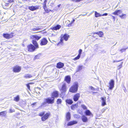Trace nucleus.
Returning <instances> with one entry per match:
<instances>
[{
    "instance_id": "obj_15",
    "label": "nucleus",
    "mask_w": 128,
    "mask_h": 128,
    "mask_svg": "<svg viewBox=\"0 0 128 128\" xmlns=\"http://www.w3.org/2000/svg\"><path fill=\"white\" fill-rule=\"evenodd\" d=\"M65 80L68 84H70L71 81V78L70 76H67L66 77Z\"/></svg>"
},
{
    "instance_id": "obj_35",
    "label": "nucleus",
    "mask_w": 128,
    "mask_h": 128,
    "mask_svg": "<svg viewBox=\"0 0 128 128\" xmlns=\"http://www.w3.org/2000/svg\"><path fill=\"white\" fill-rule=\"evenodd\" d=\"M41 29V28L39 27H37L35 28H34L33 29V30L34 31L36 30H38Z\"/></svg>"
},
{
    "instance_id": "obj_37",
    "label": "nucleus",
    "mask_w": 128,
    "mask_h": 128,
    "mask_svg": "<svg viewBox=\"0 0 128 128\" xmlns=\"http://www.w3.org/2000/svg\"><path fill=\"white\" fill-rule=\"evenodd\" d=\"M80 56L78 55V56L73 59L74 60H76L79 59L80 58Z\"/></svg>"
},
{
    "instance_id": "obj_48",
    "label": "nucleus",
    "mask_w": 128,
    "mask_h": 128,
    "mask_svg": "<svg viewBox=\"0 0 128 128\" xmlns=\"http://www.w3.org/2000/svg\"><path fill=\"white\" fill-rule=\"evenodd\" d=\"M8 2H14V0H8Z\"/></svg>"
},
{
    "instance_id": "obj_29",
    "label": "nucleus",
    "mask_w": 128,
    "mask_h": 128,
    "mask_svg": "<svg viewBox=\"0 0 128 128\" xmlns=\"http://www.w3.org/2000/svg\"><path fill=\"white\" fill-rule=\"evenodd\" d=\"M44 8L46 12L47 13H48L50 11V10L46 9V4H44Z\"/></svg>"
},
{
    "instance_id": "obj_20",
    "label": "nucleus",
    "mask_w": 128,
    "mask_h": 128,
    "mask_svg": "<svg viewBox=\"0 0 128 128\" xmlns=\"http://www.w3.org/2000/svg\"><path fill=\"white\" fill-rule=\"evenodd\" d=\"M85 114L86 116H90L92 117L93 116L92 114L89 110H87L86 111Z\"/></svg>"
},
{
    "instance_id": "obj_44",
    "label": "nucleus",
    "mask_w": 128,
    "mask_h": 128,
    "mask_svg": "<svg viewBox=\"0 0 128 128\" xmlns=\"http://www.w3.org/2000/svg\"><path fill=\"white\" fill-rule=\"evenodd\" d=\"M26 86L28 88V89L29 90H30V86L29 84H26Z\"/></svg>"
},
{
    "instance_id": "obj_6",
    "label": "nucleus",
    "mask_w": 128,
    "mask_h": 128,
    "mask_svg": "<svg viewBox=\"0 0 128 128\" xmlns=\"http://www.w3.org/2000/svg\"><path fill=\"white\" fill-rule=\"evenodd\" d=\"M21 70V68L20 66H16L13 68V71L15 72H20Z\"/></svg>"
},
{
    "instance_id": "obj_5",
    "label": "nucleus",
    "mask_w": 128,
    "mask_h": 128,
    "mask_svg": "<svg viewBox=\"0 0 128 128\" xmlns=\"http://www.w3.org/2000/svg\"><path fill=\"white\" fill-rule=\"evenodd\" d=\"M28 51L32 52L34 51L36 48H35L33 45L30 44L28 46Z\"/></svg>"
},
{
    "instance_id": "obj_41",
    "label": "nucleus",
    "mask_w": 128,
    "mask_h": 128,
    "mask_svg": "<svg viewBox=\"0 0 128 128\" xmlns=\"http://www.w3.org/2000/svg\"><path fill=\"white\" fill-rule=\"evenodd\" d=\"M82 51V50L80 49L79 50V54L78 55L80 56Z\"/></svg>"
},
{
    "instance_id": "obj_40",
    "label": "nucleus",
    "mask_w": 128,
    "mask_h": 128,
    "mask_svg": "<svg viewBox=\"0 0 128 128\" xmlns=\"http://www.w3.org/2000/svg\"><path fill=\"white\" fill-rule=\"evenodd\" d=\"M44 112H42L39 113V115L40 116H42L44 115Z\"/></svg>"
},
{
    "instance_id": "obj_12",
    "label": "nucleus",
    "mask_w": 128,
    "mask_h": 128,
    "mask_svg": "<svg viewBox=\"0 0 128 128\" xmlns=\"http://www.w3.org/2000/svg\"><path fill=\"white\" fill-rule=\"evenodd\" d=\"M102 100V106H104L106 105V97L104 98L102 97L101 98Z\"/></svg>"
},
{
    "instance_id": "obj_42",
    "label": "nucleus",
    "mask_w": 128,
    "mask_h": 128,
    "mask_svg": "<svg viewBox=\"0 0 128 128\" xmlns=\"http://www.w3.org/2000/svg\"><path fill=\"white\" fill-rule=\"evenodd\" d=\"M81 106L82 108H83L84 109H86V107L84 105L82 104L81 105Z\"/></svg>"
},
{
    "instance_id": "obj_2",
    "label": "nucleus",
    "mask_w": 128,
    "mask_h": 128,
    "mask_svg": "<svg viewBox=\"0 0 128 128\" xmlns=\"http://www.w3.org/2000/svg\"><path fill=\"white\" fill-rule=\"evenodd\" d=\"M54 98L53 97H51L45 99L44 102L42 104V105H46V103L48 104H52L54 102Z\"/></svg>"
},
{
    "instance_id": "obj_17",
    "label": "nucleus",
    "mask_w": 128,
    "mask_h": 128,
    "mask_svg": "<svg viewBox=\"0 0 128 128\" xmlns=\"http://www.w3.org/2000/svg\"><path fill=\"white\" fill-rule=\"evenodd\" d=\"M58 92L57 91H54L52 94V97H57L58 96Z\"/></svg>"
},
{
    "instance_id": "obj_33",
    "label": "nucleus",
    "mask_w": 128,
    "mask_h": 128,
    "mask_svg": "<svg viewBox=\"0 0 128 128\" xmlns=\"http://www.w3.org/2000/svg\"><path fill=\"white\" fill-rule=\"evenodd\" d=\"M123 64V62H121L120 63V64L118 65L117 66L118 69V70L119 69H120L121 68H122V67Z\"/></svg>"
},
{
    "instance_id": "obj_27",
    "label": "nucleus",
    "mask_w": 128,
    "mask_h": 128,
    "mask_svg": "<svg viewBox=\"0 0 128 128\" xmlns=\"http://www.w3.org/2000/svg\"><path fill=\"white\" fill-rule=\"evenodd\" d=\"M7 112L6 111H4L0 112V116L2 115L3 116H5Z\"/></svg>"
},
{
    "instance_id": "obj_26",
    "label": "nucleus",
    "mask_w": 128,
    "mask_h": 128,
    "mask_svg": "<svg viewBox=\"0 0 128 128\" xmlns=\"http://www.w3.org/2000/svg\"><path fill=\"white\" fill-rule=\"evenodd\" d=\"M95 17L96 18L102 16V14L97 12H95Z\"/></svg>"
},
{
    "instance_id": "obj_9",
    "label": "nucleus",
    "mask_w": 128,
    "mask_h": 128,
    "mask_svg": "<svg viewBox=\"0 0 128 128\" xmlns=\"http://www.w3.org/2000/svg\"><path fill=\"white\" fill-rule=\"evenodd\" d=\"M50 115V113H47L45 115H44L42 118V121H45L48 118L49 116Z\"/></svg>"
},
{
    "instance_id": "obj_31",
    "label": "nucleus",
    "mask_w": 128,
    "mask_h": 128,
    "mask_svg": "<svg viewBox=\"0 0 128 128\" xmlns=\"http://www.w3.org/2000/svg\"><path fill=\"white\" fill-rule=\"evenodd\" d=\"M32 77V76L30 74H26L24 76V77L25 78H29Z\"/></svg>"
},
{
    "instance_id": "obj_47",
    "label": "nucleus",
    "mask_w": 128,
    "mask_h": 128,
    "mask_svg": "<svg viewBox=\"0 0 128 128\" xmlns=\"http://www.w3.org/2000/svg\"><path fill=\"white\" fill-rule=\"evenodd\" d=\"M122 60H118V61H116V60H114V61H113V63H114L115 62H120Z\"/></svg>"
},
{
    "instance_id": "obj_28",
    "label": "nucleus",
    "mask_w": 128,
    "mask_h": 128,
    "mask_svg": "<svg viewBox=\"0 0 128 128\" xmlns=\"http://www.w3.org/2000/svg\"><path fill=\"white\" fill-rule=\"evenodd\" d=\"M66 103L70 104H71L73 103V101L72 100L70 99H67L66 100Z\"/></svg>"
},
{
    "instance_id": "obj_53",
    "label": "nucleus",
    "mask_w": 128,
    "mask_h": 128,
    "mask_svg": "<svg viewBox=\"0 0 128 128\" xmlns=\"http://www.w3.org/2000/svg\"><path fill=\"white\" fill-rule=\"evenodd\" d=\"M36 102H34V103L33 104H32V105L34 106V105H35V104H36Z\"/></svg>"
},
{
    "instance_id": "obj_19",
    "label": "nucleus",
    "mask_w": 128,
    "mask_h": 128,
    "mask_svg": "<svg viewBox=\"0 0 128 128\" xmlns=\"http://www.w3.org/2000/svg\"><path fill=\"white\" fill-rule=\"evenodd\" d=\"M77 122L75 120L71 121L69 122L68 124V126H72L75 124H76Z\"/></svg>"
},
{
    "instance_id": "obj_55",
    "label": "nucleus",
    "mask_w": 128,
    "mask_h": 128,
    "mask_svg": "<svg viewBox=\"0 0 128 128\" xmlns=\"http://www.w3.org/2000/svg\"><path fill=\"white\" fill-rule=\"evenodd\" d=\"M112 18H113L114 19V20L115 18L114 16H112Z\"/></svg>"
},
{
    "instance_id": "obj_61",
    "label": "nucleus",
    "mask_w": 128,
    "mask_h": 128,
    "mask_svg": "<svg viewBox=\"0 0 128 128\" xmlns=\"http://www.w3.org/2000/svg\"><path fill=\"white\" fill-rule=\"evenodd\" d=\"M69 21V22H70V21Z\"/></svg>"
},
{
    "instance_id": "obj_51",
    "label": "nucleus",
    "mask_w": 128,
    "mask_h": 128,
    "mask_svg": "<svg viewBox=\"0 0 128 128\" xmlns=\"http://www.w3.org/2000/svg\"><path fill=\"white\" fill-rule=\"evenodd\" d=\"M106 109L104 108H103L102 110V113L104 112V111L106 110Z\"/></svg>"
},
{
    "instance_id": "obj_36",
    "label": "nucleus",
    "mask_w": 128,
    "mask_h": 128,
    "mask_svg": "<svg viewBox=\"0 0 128 128\" xmlns=\"http://www.w3.org/2000/svg\"><path fill=\"white\" fill-rule=\"evenodd\" d=\"M119 16L122 18H125L126 17V14H122V15H120Z\"/></svg>"
},
{
    "instance_id": "obj_58",
    "label": "nucleus",
    "mask_w": 128,
    "mask_h": 128,
    "mask_svg": "<svg viewBox=\"0 0 128 128\" xmlns=\"http://www.w3.org/2000/svg\"><path fill=\"white\" fill-rule=\"evenodd\" d=\"M46 0H45L44 1V3H45V4H46Z\"/></svg>"
},
{
    "instance_id": "obj_43",
    "label": "nucleus",
    "mask_w": 128,
    "mask_h": 128,
    "mask_svg": "<svg viewBox=\"0 0 128 128\" xmlns=\"http://www.w3.org/2000/svg\"><path fill=\"white\" fill-rule=\"evenodd\" d=\"M39 56L38 55L36 56L34 58V60H35L36 59H38L39 58Z\"/></svg>"
},
{
    "instance_id": "obj_59",
    "label": "nucleus",
    "mask_w": 128,
    "mask_h": 128,
    "mask_svg": "<svg viewBox=\"0 0 128 128\" xmlns=\"http://www.w3.org/2000/svg\"><path fill=\"white\" fill-rule=\"evenodd\" d=\"M71 0L72 1H74L75 2V0Z\"/></svg>"
},
{
    "instance_id": "obj_54",
    "label": "nucleus",
    "mask_w": 128,
    "mask_h": 128,
    "mask_svg": "<svg viewBox=\"0 0 128 128\" xmlns=\"http://www.w3.org/2000/svg\"><path fill=\"white\" fill-rule=\"evenodd\" d=\"M34 84V83H32V82H30V83H28V84H29L30 85V84Z\"/></svg>"
},
{
    "instance_id": "obj_49",
    "label": "nucleus",
    "mask_w": 128,
    "mask_h": 128,
    "mask_svg": "<svg viewBox=\"0 0 128 128\" xmlns=\"http://www.w3.org/2000/svg\"><path fill=\"white\" fill-rule=\"evenodd\" d=\"M72 24L71 23H70L69 24H68V27H70V26H72Z\"/></svg>"
},
{
    "instance_id": "obj_46",
    "label": "nucleus",
    "mask_w": 128,
    "mask_h": 128,
    "mask_svg": "<svg viewBox=\"0 0 128 128\" xmlns=\"http://www.w3.org/2000/svg\"><path fill=\"white\" fill-rule=\"evenodd\" d=\"M127 48H126V49L124 48V49H121V50H120V51L122 52H124V51H125V50Z\"/></svg>"
},
{
    "instance_id": "obj_22",
    "label": "nucleus",
    "mask_w": 128,
    "mask_h": 128,
    "mask_svg": "<svg viewBox=\"0 0 128 128\" xmlns=\"http://www.w3.org/2000/svg\"><path fill=\"white\" fill-rule=\"evenodd\" d=\"M82 121L84 122H86L88 121V118L85 116H83L82 117Z\"/></svg>"
},
{
    "instance_id": "obj_50",
    "label": "nucleus",
    "mask_w": 128,
    "mask_h": 128,
    "mask_svg": "<svg viewBox=\"0 0 128 128\" xmlns=\"http://www.w3.org/2000/svg\"><path fill=\"white\" fill-rule=\"evenodd\" d=\"M108 15V14L106 13L103 14H102V16H106Z\"/></svg>"
},
{
    "instance_id": "obj_13",
    "label": "nucleus",
    "mask_w": 128,
    "mask_h": 128,
    "mask_svg": "<svg viewBox=\"0 0 128 128\" xmlns=\"http://www.w3.org/2000/svg\"><path fill=\"white\" fill-rule=\"evenodd\" d=\"M80 96V94L79 93H77L74 96L73 99L75 101H76L78 100Z\"/></svg>"
},
{
    "instance_id": "obj_34",
    "label": "nucleus",
    "mask_w": 128,
    "mask_h": 128,
    "mask_svg": "<svg viewBox=\"0 0 128 128\" xmlns=\"http://www.w3.org/2000/svg\"><path fill=\"white\" fill-rule=\"evenodd\" d=\"M19 100V96H17L14 99V100L16 102H18Z\"/></svg>"
},
{
    "instance_id": "obj_3",
    "label": "nucleus",
    "mask_w": 128,
    "mask_h": 128,
    "mask_svg": "<svg viewBox=\"0 0 128 128\" xmlns=\"http://www.w3.org/2000/svg\"><path fill=\"white\" fill-rule=\"evenodd\" d=\"M69 37V35L68 34H64V36L62 37L60 39V41L58 44L57 45L58 46L60 44L63 45L64 44L63 42L64 39L66 41H67Z\"/></svg>"
},
{
    "instance_id": "obj_62",
    "label": "nucleus",
    "mask_w": 128,
    "mask_h": 128,
    "mask_svg": "<svg viewBox=\"0 0 128 128\" xmlns=\"http://www.w3.org/2000/svg\"><path fill=\"white\" fill-rule=\"evenodd\" d=\"M94 93V92H93L92 93L93 94V93Z\"/></svg>"
},
{
    "instance_id": "obj_10",
    "label": "nucleus",
    "mask_w": 128,
    "mask_h": 128,
    "mask_svg": "<svg viewBox=\"0 0 128 128\" xmlns=\"http://www.w3.org/2000/svg\"><path fill=\"white\" fill-rule=\"evenodd\" d=\"M66 83H64L63 84L61 90L62 92H66Z\"/></svg>"
},
{
    "instance_id": "obj_30",
    "label": "nucleus",
    "mask_w": 128,
    "mask_h": 128,
    "mask_svg": "<svg viewBox=\"0 0 128 128\" xmlns=\"http://www.w3.org/2000/svg\"><path fill=\"white\" fill-rule=\"evenodd\" d=\"M82 67V66L80 65L78 66L76 70V72H78L80 70H81Z\"/></svg>"
},
{
    "instance_id": "obj_45",
    "label": "nucleus",
    "mask_w": 128,
    "mask_h": 128,
    "mask_svg": "<svg viewBox=\"0 0 128 128\" xmlns=\"http://www.w3.org/2000/svg\"><path fill=\"white\" fill-rule=\"evenodd\" d=\"M90 89H91V90H95V88H94L93 87H92V86H90Z\"/></svg>"
},
{
    "instance_id": "obj_52",
    "label": "nucleus",
    "mask_w": 128,
    "mask_h": 128,
    "mask_svg": "<svg viewBox=\"0 0 128 128\" xmlns=\"http://www.w3.org/2000/svg\"><path fill=\"white\" fill-rule=\"evenodd\" d=\"M75 21V20L74 19H73V20L71 22V23L72 24L73 22H74Z\"/></svg>"
},
{
    "instance_id": "obj_39",
    "label": "nucleus",
    "mask_w": 128,
    "mask_h": 128,
    "mask_svg": "<svg viewBox=\"0 0 128 128\" xmlns=\"http://www.w3.org/2000/svg\"><path fill=\"white\" fill-rule=\"evenodd\" d=\"M62 102V100L61 99H58L57 101V103L58 104H60Z\"/></svg>"
},
{
    "instance_id": "obj_38",
    "label": "nucleus",
    "mask_w": 128,
    "mask_h": 128,
    "mask_svg": "<svg viewBox=\"0 0 128 128\" xmlns=\"http://www.w3.org/2000/svg\"><path fill=\"white\" fill-rule=\"evenodd\" d=\"M10 112V113H12L15 112V110L14 109H12V108H10L9 110Z\"/></svg>"
},
{
    "instance_id": "obj_14",
    "label": "nucleus",
    "mask_w": 128,
    "mask_h": 128,
    "mask_svg": "<svg viewBox=\"0 0 128 128\" xmlns=\"http://www.w3.org/2000/svg\"><path fill=\"white\" fill-rule=\"evenodd\" d=\"M30 38L34 40H38L41 38V36H39L36 35H32L30 36Z\"/></svg>"
},
{
    "instance_id": "obj_7",
    "label": "nucleus",
    "mask_w": 128,
    "mask_h": 128,
    "mask_svg": "<svg viewBox=\"0 0 128 128\" xmlns=\"http://www.w3.org/2000/svg\"><path fill=\"white\" fill-rule=\"evenodd\" d=\"M14 33H11L10 34H3V36L6 38H12L13 36Z\"/></svg>"
},
{
    "instance_id": "obj_18",
    "label": "nucleus",
    "mask_w": 128,
    "mask_h": 128,
    "mask_svg": "<svg viewBox=\"0 0 128 128\" xmlns=\"http://www.w3.org/2000/svg\"><path fill=\"white\" fill-rule=\"evenodd\" d=\"M94 34H97L99 35L100 37H102L104 34V33L100 31L97 32H94L93 33V34L94 35Z\"/></svg>"
},
{
    "instance_id": "obj_23",
    "label": "nucleus",
    "mask_w": 128,
    "mask_h": 128,
    "mask_svg": "<svg viewBox=\"0 0 128 128\" xmlns=\"http://www.w3.org/2000/svg\"><path fill=\"white\" fill-rule=\"evenodd\" d=\"M61 28V26L58 24L56 26H54L52 28L53 30H57Z\"/></svg>"
},
{
    "instance_id": "obj_11",
    "label": "nucleus",
    "mask_w": 128,
    "mask_h": 128,
    "mask_svg": "<svg viewBox=\"0 0 128 128\" xmlns=\"http://www.w3.org/2000/svg\"><path fill=\"white\" fill-rule=\"evenodd\" d=\"M39 8V6H32L28 7V9L32 11L38 9Z\"/></svg>"
},
{
    "instance_id": "obj_16",
    "label": "nucleus",
    "mask_w": 128,
    "mask_h": 128,
    "mask_svg": "<svg viewBox=\"0 0 128 128\" xmlns=\"http://www.w3.org/2000/svg\"><path fill=\"white\" fill-rule=\"evenodd\" d=\"M64 66V64L61 62H59L57 64L56 67L58 68H62Z\"/></svg>"
},
{
    "instance_id": "obj_1",
    "label": "nucleus",
    "mask_w": 128,
    "mask_h": 128,
    "mask_svg": "<svg viewBox=\"0 0 128 128\" xmlns=\"http://www.w3.org/2000/svg\"><path fill=\"white\" fill-rule=\"evenodd\" d=\"M78 87V83L77 82H75L73 83V85L70 88L69 91L71 92L75 93L76 92Z\"/></svg>"
},
{
    "instance_id": "obj_25",
    "label": "nucleus",
    "mask_w": 128,
    "mask_h": 128,
    "mask_svg": "<svg viewBox=\"0 0 128 128\" xmlns=\"http://www.w3.org/2000/svg\"><path fill=\"white\" fill-rule=\"evenodd\" d=\"M70 114L69 112H68L67 113L66 115V118L67 120H69L70 118Z\"/></svg>"
},
{
    "instance_id": "obj_32",
    "label": "nucleus",
    "mask_w": 128,
    "mask_h": 128,
    "mask_svg": "<svg viewBox=\"0 0 128 128\" xmlns=\"http://www.w3.org/2000/svg\"><path fill=\"white\" fill-rule=\"evenodd\" d=\"M76 105L75 104L74 105L72 104L71 106V108L72 109L74 110L76 108Z\"/></svg>"
},
{
    "instance_id": "obj_4",
    "label": "nucleus",
    "mask_w": 128,
    "mask_h": 128,
    "mask_svg": "<svg viewBox=\"0 0 128 128\" xmlns=\"http://www.w3.org/2000/svg\"><path fill=\"white\" fill-rule=\"evenodd\" d=\"M109 86L108 90H112L114 87V81L112 80H111L109 83Z\"/></svg>"
},
{
    "instance_id": "obj_24",
    "label": "nucleus",
    "mask_w": 128,
    "mask_h": 128,
    "mask_svg": "<svg viewBox=\"0 0 128 128\" xmlns=\"http://www.w3.org/2000/svg\"><path fill=\"white\" fill-rule=\"evenodd\" d=\"M32 42L33 44L34 45L36 48H38V46L35 40H32Z\"/></svg>"
},
{
    "instance_id": "obj_57",
    "label": "nucleus",
    "mask_w": 128,
    "mask_h": 128,
    "mask_svg": "<svg viewBox=\"0 0 128 128\" xmlns=\"http://www.w3.org/2000/svg\"><path fill=\"white\" fill-rule=\"evenodd\" d=\"M85 15V14H81V15H80L79 16H81V15H82V16H84Z\"/></svg>"
},
{
    "instance_id": "obj_8",
    "label": "nucleus",
    "mask_w": 128,
    "mask_h": 128,
    "mask_svg": "<svg viewBox=\"0 0 128 128\" xmlns=\"http://www.w3.org/2000/svg\"><path fill=\"white\" fill-rule=\"evenodd\" d=\"M48 42V41L45 38L42 39L41 40L40 45L41 46L44 45L46 44Z\"/></svg>"
},
{
    "instance_id": "obj_56",
    "label": "nucleus",
    "mask_w": 128,
    "mask_h": 128,
    "mask_svg": "<svg viewBox=\"0 0 128 128\" xmlns=\"http://www.w3.org/2000/svg\"><path fill=\"white\" fill-rule=\"evenodd\" d=\"M60 4L59 5H58V7H60Z\"/></svg>"
},
{
    "instance_id": "obj_21",
    "label": "nucleus",
    "mask_w": 128,
    "mask_h": 128,
    "mask_svg": "<svg viewBox=\"0 0 128 128\" xmlns=\"http://www.w3.org/2000/svg\"><path fill=\"white\" fill-rule=\"evenodd\" d=\"M122 11L120 10H118L112 13V14L115 15H118L119 14L121 13Z\"/></svg>"
},
{
    "instance_id": "obj_60",
    "label": "nucleus",
    "mask_w": 128,
    "mask_h": 128,
    "mask_svg": "<svg viewBox=\"0 0 128 128\" xmlns=\"http://www.w3.org/2000/svg\"><path fill=\"white\" fill-rule=\"evenodd\" d=\"M126 89H125V90H124V92H126Z\"/></svg>"
}]
</instances>
